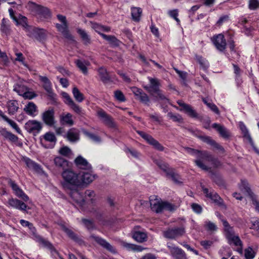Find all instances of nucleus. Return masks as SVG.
Returning a JSON list of instances; mask_svg holds the SVG:
<instances>
[{"mask_svg": "<svg viewBox=\"0 0 259 259\" xmlns=\"http://www.w3.org/2000/svg\"><path fill=\"white\" fill-rule=\"evenodd\" d=\"M62 176L63 182L62 185L66 190L70 191V196L78 204L82 205L84 199L82 195L78 191L79 187L81 186V182L77 174L70 169L63 171Z\"/></svg>", "mask_w": 259, "mask_h": 259, "instance_id": "f257e3e1", "label": "nucleus"}, {"mask_svg": "<svg viewBox=\"0 0 259 259\" xmlns=\"http://www.w3.org/2000/svg\"><path fill=\"white\" fill-rule=\"evenodd\" d=\"M194 162L198 167L206 171L210 170L211 167L205 164L203 162H210L214 168H217L221 165V162L217 158L206 150L200 151Z\"/></svg>", "mask_w": 259, "mask_h": 259, "instance_id": "f03ea898", "label": "nucleus"}, {"mask_svg": "<svg viewBox=\"0 0 259 259\" xmlns=\"http://www.w3.org/2000/svg\"><path fill=\"white\" fill-rule=\"evenodd\" d=\"M149 85L144 87V89L157 100L165 101L168 99L163 94L162 91L160 89L161 87L160 80L156 78L148 77Z\"/></svg>", "mask_w": 259, "mask_h": 259, "instance_id": "7ed1b4c3", "label": "nucleus"}, {"mask_svg": "<svg viewBox=\"0 0 259 259\" xmlns=\"http://www.w3.org/2000/svg\"><path fill=\"white\" fill-rule=\"evenodd\" d=\"M29 10L36 15L44 18L51 17V12L48 8L35 3L29 2L28 4Z\"/></svg>", "mask_w": 259, "mask_h": 259, "instance_id": "20e7f679", "label": "nucleus"}, {"mask_svg": "<svg viewBox=\"0 0 259 259\" xmlns=\"http://www.w3.org/2000/svg\"><path fill=\"white\" fill-rule=\"evenodd\" d=\"M186 233L184 226L169 228L163 232V236L169 239H176L183 236Z\"/></svg>", "mask_w": 259, "mask_h": 259, "instance_id": "39448f33", "label": "nucleus"}, {"mask_svg": "<svg viewBox=\"0 0 259 259\" xmlns=\"http://www.w3.org/2000/svg\"><path fill=\"white\" fill-rule=\"evenodd\" d=\"M24 128L29 133L36 136L41 131L42 124L36 120H29L25 123Z\"/></svg>", "mask_w": 259, "mask_h": 259, "instance_id": "423d86ee", "label": "nucleus"}, {"mask_svg": "<svg viewBox=\"0 0 259 259\" xmlns=\"http://www.w3.org/2000/svg\"><path fill=\"white\" fill-rule=\"evenodd\" d=\"M41 119L47 125L54 127L56 122L54 110L53 108H50L41 114Z\"/></svg>", "mask_w": 259, "mask_h": 259, "instance_id": "0eeeda50", "label": "nucleus"}, {"mask_svg": "<svg viewBox=\"0 0 259 259\" xmlns=\"http://www.w3.org/2000/svg\"><path fill=\"white\" fill-rule=\"evenodd\" d=\"M239 187L241 191L246 193L251 198L252 204L255 206L256 210L259 212V202L253 197V193L249 187L247 182L245 180H241V183L239 184Z\"/></svg>", "mask_w": 259, "mask_h": 259, "instance_id": "6e6552de", "label": "nucleus"}, {"mask_svg": "<svg viewBox=\"0 0 259 259\" xmlns=\"http://www.w3.org/2000/svg\"><path fill=\"white\" fill-rule=\"evenodd\" d=\"M27 35L31 38H34L39 41H44L46 38L45 31L42 29L32 27L29 28Z\"/></svg>", "mask_w": 259, "mask_h": 259, "instance_id": "1a4fd4ad", "label": "nucleus"}, {"mask_svg": "<svg viewBox=\"0 0 259 259\" xmlns=\"http://www.w3.org/2000/svg\"><path fill=\"white\" fill-rule=\"evenodd\" d=\"M238 124L239 128L241 131L242 134H243V138H245L248 141L249 144L253 148L254 152L259 155V149L255 146L252 139L251 138L246 125L242 121H240Z\"/></svg>", "mask_w": 259, "mask_h": 259, "instance_id": "9d476101", "label": "nucleus"}, {"mask_svg": "<svg viewBox=\"0 0 259 259\" xmlns=\"http://www.w3.org/2000/svg\"><path fill=\"white\" fill-rule=\"evenodd\" d=\"M97 115L106 125L111 128H116V124L112 117L108 115L104 110H100L98 111Z\"/></svg>", "mask_w": 259, "mask_h": 259, "instance_id": "9b49d317", "label": "nucleus"}, {"mask_svg": "<svg viewBox=\"0 0 259 259\" xmlns=\"http://www.w3.org/2000/svg\"><path fill=\"white\" fill-rule=\"evenodd\" d=\"M167 247L175 259H187L185 252L181 248L173 245H168Z\"/></svg>", "mask_w": 259, "mask_h": 259, "instance_id": "f8f14e48", "label": "nucleus"}, {"mask_svg": "<svg viewBox=\"0 0 259 259\" xmlns=\"http://www.w3.org/2000/svg\"><path fill=\"white\" fill-rule=\"evenodd\" d=\"M212 41L218 50L220 51H223L225 50L226 47V41L224 35L219 34L214 36L212 38Z\"/></svg>", "mask_w": 259, "mask_h": 259, "instance_id": "ddd939ff", "label": "nucleus"}, {"mask_svg": "<svg viewBox=\"0 0 259 259\" xmlns=\"http://www.w3.org/2000/svg\"><path fill=\"white\" fill-rule=\"evenodd\" d=\"M90 238L96 241L98 244L102 246L103 247L105 248L108 251L111 252H115V249L114 247L108 242H107L105 239L100 237L99 236H97L94 234H92L90 236Z\"/></svg>", "mask_w": 259, "mask_h": 259, "instance_id": "4468645a", "label": "nucleus"}, {"mask_svg": "<svg viewBox=\"0 0 259 259\" xmlns=\"http://www.w3.org/2000/svg\"><path fill=\"white\" fill-rule=\"evenodd\" d=\"M201 187L206 197L210 198L215 203L219 205H221L223 203V200L217 193L213 191H209L207 188H204V186H202Z\"/></svg>", "mask_w": 259, "mask_h": 259, "instance_id": "2eb2a0df", "label": "nucleus"}, {"mask_svg": "<svg viewBox=\"0 0 259 259\" xmlns=\"http://www.w3.org/2000/svg\"><path fill=\"white\" fill-rule=\"evenodd\" d=\"M8 203L10 206L22 211H25L27 208L25 203L16 198L9 199Z\"/></svg>", "mask_w": 259, "mask_h": 259, "instance_id": "dca6fc26", "label": "nucleus"}, {"mask_svg": "<svg viewBox=\"0 0 259 259\" xmlns=\"http://www.w3.org/2000/svg\"><path fill=\"white\" fill-rule=\"evenodd\" d=\"M56 27L59 31H60L63 36L70 40H73L74 37L70 34L68 29V26L67 24H56Z\"/></svg>", "mask_w": 259, "mask_h": 259, "instance_id": "f3484780", "label": "nucleus"}, {"mask_svg": "<svg viewBox=\"0 0 259 259\" xmlns=\"http://www.w3.org/2000/svg\"><path fill=\"white\" fill-rule=\"evenodd\" d=\"M74 162L76 166L80 169L90 170L92 168L91 165L81 156H77L74 160Z\"/></svg>", "mask_w": 259, "mask_h": 259, "instance_id": "a211bd4d", "label": "nucleus"}, {"mask_svg": "<svg viewBox=\"0 0 259 259\" xmlns=\"http://www.w3.org/2000/svg\"><path fill=\"white\" fill-rule=\"evenodd\" d=\"M178 104L189 116L193 118L198 117V114L190 105L187 104L181 101H178Z\"/></svg>", "mask_w": 259, "mask_h": 259, "instance_id": "6ab92c4d", "label": "nucleus"}, {"mask_svg": "<svg viewBox=\"0 0 259 259\" xmlns=\"http://www.w3.org/2000/svg\"><path fill=\"white\" fill-rule=\"evenodd\" d=\"M80 174V181L81 182V186L83 184L88 185L92 183L95 179V175L91 174V170L87 172H82Z\"/></svg>", "mask_w": 259, "mask_h": 259, "instance_id": "aec40b11", "label": "nucleus"}, {"mask_svg": "<svg viewBox=\"0 0 259 259\" xmlns=\"http://www.w3.org/2000/svg\"><path fill=\"white\" fill-rule=\"evenodd\" d=\"M152 196L150 197V203L151 209L156 213L161 212L163 210V202L157 199H152Z\"/></svg>", "mask_w": 259, "mask_h": 259, "instance_id": "412c9836", "label": "nucleus"}, {"mask_svg": "<svg viewBox=\"0 0 259 259\" xmlns=\"http://www.w3.org/2000/svg\"><path fill=\"white\" fill-rule=\"evenodd\" d=\"M36 241L41 245L44 247L49 249L52 253L55 252L58 254L57 251L54 248L53 244L41 236H37V240Z\"/></svg>", "mask_w": 259, "mask_h": 259, "instance_id": "4be33fe9", "label": "nucleus"}, {"mask_svg": "<svg viewBox=\"0 0 259 259\" xmlns=\"http://www.w3.org/2000/svg\"><path fill=\"white\" fill-rule=\"evenodd\" d=\"M98 74L100 76L101 80L104 83H106L110 81L111 77L109 73L107 72L106 68L104 67H101L98 69Z\"/></svg>", "mask_w": 259, "mask_h": 259, "instance_id": "5701e85b", "label": "nucleus"}, {"mask_svg": "<svg viewBox=\"0 0 259 259\" xmlns=\"http://www.w3.org/2000/svg\"><path fill=\"white\" fill-rule=\"evenodd\" d=\"M55 165L63 170L68 169V162L66 159L60 157H57L54 159Z\"/></svg>", "mask_w": 259, "mask_h": 259, "instance_id": "b1692460", "label": "nucleus"}, {"mask_svg": "<svg viewBox=\"0 0 259 259\" xmlns=\"http://www.w3.org/2000/svg\"><path fill=\"white\" fill-rule=\"evenodd\" d=\"M99 34L106 40L113 47H117L119 45L120 41L118 40L113 35H107L101 32H99Z\"/></svg>", "mask_w": 259, "mask_h": 259, "instance_id": "393cba45", "label": "nucleus"}, {"mask_svg": "<svg viewBox=\"0 0 259 259\" xmlns=\"http://www.w3.org/2000/svg\"><path fill=\"white\" fill-rule=\"evenodd\" d=\"M14 20L16 21L17 24L21 25L26 32L27 33L29 31V28H31L32 26H29L27 24V19L24 16H21L19 19H18L16 17H14Z\"/></svg>", "mask_w": 259, "mask_h": 259, "instance_id": "a878e982", "label": "nucleus"}, {"mask_svg": "<svg viewBox=\"0 0 259 259\" xmlns=\"http://www.w3.org/2000/svg\"><path fill=\"white\" fill-rule=\"evenodd\" d=\"M153 162L167 175L172 168L169 167L168 164L164 162L161 159H155L153 160Z\"/></svg>", "mask_w": 259, "mask_h": 259, "instance_id": "bb28decb", "label": "nucleus"}, {"mask_svg": "<svg viewBox=\"0 0 259 259\" xmlns=\"http://www.w3.org/2000/svg\"><path fill=\"white\" fill-rule=\"evenodd\" d=\"M39 79L44 83L43 87L47 92L51 96L53 94L52 84L48 77L46 76H40Z\"/></svg>", "mask_w": 259, "mask_h": 259, "instance_id": "cd10ccee", "label": "nucleus"}, {"mask_svg": "<svg viewBox=\"0 0 259 259\" xmlns=\"http://www.w3.org/2000/svg\"><path fill=\"white\" fill-rule=\"evenodd\" d=\"M60 122L62 124L72 126L74 124V121L72 119V115L69 113L62 115L60 116Z\"/></svg>", "mask_w": 259, "mask_h": 259, "instance_id": "c85d7f7f", "label": "nucleus"}, {"mask_svg": "<svg viewBox=\"0 0 259 259\" xmlns=\"http://www.w3.org/2000/svg\"><path fill=\"white\" fill-rule=\"evenodd\" d=\"M0 134L4 138L8 139L11 142H15L18 140L17 136L12 134V133L8 132L6 128H2L0 130Z\"/></svg>", "mask_w": 259, "mask_h": 259, "instance_id": "c756f323", "label": "nucleus"}, {"mask_svg": "<svg viewBox=\"0 0 259 259\" xmlns=\"http://www.w3.org/2000/svg\"><path fill=\"white\" fill-rule=\"evenodd\" d=\"M7 107L9 114L14 115L19 109L18 103L16 100H10L7 103Z\"/></svg>", "mask_w": 259, "mask_h": 259, "instance_id": "7c9ffc66", "label": "nucleus"}, {"mask_svg": "<svg viewBox=\"0 0 259 259\" xmlns=\"http://www.w3.org/2000/svg\"><path fill=\"white\" fill-rule=\"evenodd\" d=\"M77 32L80 35L84 45H88L91 44V38L84 30L78 28Z\"/></svg>", "mask_w": 259, "mask_h": 259, "instance_id": "2f4dec72", "label": "nucleus"}, {"mask_svg": "<svg viewBox=\"0 0 259 259\" xmlns=\"http://www.w3.org/2000/svg\"><path fill=\"white\" fill-rule=\"evenodd\" d=\"M24 162L26 165L30 169H32L37 172H41L42 169L40 165L29 158H25Z\"/></svg>", "mask_w": 259, "mask_h": 259, "instance_id": "473e14b6", "label": "nucleus"}, {"mask_svg": "<svg viewBox=\"0 0 259 259\" xmlns=\"http://www.w3.org/2000/svg\"><path fill=\"white\" fill-rule=\"evenodd\" d=\"M67 139L72 142H74L79 140V134L75 128L69 130L67 134Z\"/></svg>", "mask_w": 259, "mask_h": 259, "instance_id": "72a5a7b5", "label": "nucleus"}, {"mask_svg": "<svg viewBox=\"0 0 259 259\" xmlns=\"http://www.w3.org/2000/svg\"><path fill=\"white\" fill-rule=\"evenodd\" d=\"M212 127L217 130L223 138H226L229 137V132L224 126L218 123H213Z\"/></svg>", "mask_w": 259, "mask_h": 259, "instance_id": "f704fd0d", "label": "nucleus"}, {"mask_svg": "<svg viewBox=\"0 0 259 259\" xmlns=\"http://www.w3.org/2000/svg\"><path fill=\"white\" fill-rule=\"evenodd\" d=\"M77 67L84 74H87L88 68L87 66L89 65V62L86 61H82L80 60H76L75 61Z\"/></svg>", "mask_w": 259, "mask_h": 259, "instance_id": "c9c22d12", "label": "nucleus"}, {"mask_svg": "<svg viewBox=\"0 0 259 259\" xmlns=\"http://www.w3.org/2000/svg\"><path fill=\"white\" fill-rule=\"evenodd\" d=\"M142 13V10L140 8L133 7L131 9L132 18L135 21H139Z\"/></svg>", "mask_w": 259, "mask_h": 259, "instance_id": "e433bc0d", "label": "nucleus"}, {"mask_svg": "<svg viewBox=\"0 0 259 259\" xmlns=\"http://www.w3.org/2000/svg\"><path fill=\"white\" fill-rule=\"evenodd\" d=\"M37 107L33 102H29L24 109L26 113L29 115H33L36 111Z\"/></svg>", "mask_w": 259, "mask_h": 259, "instance_id": "4c0bfd02", "label": "nucleus"}, {"mask_svg": "<svg viewBox=\"0 0 259 259\" xmlns=\"http://www.w3.org/2000/svg\"><path fill=\"white\" fill-rule=\"evenodd\" d=\"M133 238L138 242H143L146 241L147 235L144 232L136 231L133 235Z\"/></svg>", "mask_w": 259, "mask_h": 259, "instance_id": "58836bf2", "label": "nucleus"}, {"mask_svg": "<svg viewBox=\"0 0 259 259\" xmlns=\"http://www.w3.org/2000/svg\"><path fill=\"white\" fill-rule=\"evenodd\" d=\"M229 244H233L235 246H242V242L237 235H234L230 237L227 238Z\"/></svg>", "mask_w": 259, "mask_h": 259, "instance_id": "ea45409f", "label": "nucleus"}, {"mask_svg": "<svg viewBox=\"0 0 259 259\" xmlns=\"http://www.w3.org/2000/svg\"><path fill=\"white\" fill-rule=\"evenodd\" d=\"M72 94L75 100L78 102H82L84 97L83 95L79 91L76 87H74L72 89Z\"/></svg>", "mask_w": 259, "mask_h": 259, "instance_id": "a19ab883", "label": "nucleus"}, {"mask_svg": "<svg viewBox=\"0 0 259 259\" xmlns=\"http://www.w3.org/2000/svg\"><path fill=\"white\" fill-rule=\"evenodd\" d=\"M166 176L167 177L170 178L173 182L176 184H180L182 183V179L180 176L179 174L175 172L174 169L168 172Z\"/></svg>", "mask_w": 259, "mask_h": 259, "instance_id": "79ce46f5", "label": "nucleus"}, {"mask_svg": "<svg viewBox=\"0 0 259 259\" xmlns=\"http://www.w3.org/2000/svg\"><path fill=\"white\" fill-rule=\"evenodd\" d=\"M27 88L21 83H17L14 86L13 90L17 93L19 95L22 96L25 93L26 90H27Z\"/></svg>", "mask_w": 259, "mask_h": 259, "instance_id": "37998d69", "label": "nucleus"}, {"mask_svg": "<svg viewBox=\"0 0 259 259\" xmlns=\"http://www.w3.org/2000/svg\"><path fill=\"white\" fill-rule=\"evenodd\" d=\"M8 21L7 19L3 18L1 27L2 31L6 35H8L10 33V28L8 24Z\"/></svg>", "mask_w": 259, "mask_h": 259, "instance_id": "c03bdc74", "label": "nucleus"}, {"mask_svg": "<svg viewBox=\"0 0 259 259\" xmlns=\"http://www.w3.org/2000/svg\"><path fill=\"white\" fill-rule=\"evenodd\" d=\"M63 230L66 233L69 238L73 240L76 242H79L80 241L79 238L77 237L72 230L64 226L63 227Z\"/></svg>", "mask_w": 259, "mask_h": 259, "instance_id": "a18cd8bd", "label": "nucleus"}, {"mask_svg": "<svg viewBox=\"0 0 259 259\" xmlns=\"http://www.w3.org/2000/svg\"><path fill=\"white\" fill-rule=\"evenodd\" d=\"M76 114L83 116L84 114V111L82 108L74 101L68 105Z\"/></svg>", "mask_w": 259, "mask_h": 259, "instance_id": "49530a36", "label": "nucleus"}, {"mask_svg": "<svg viewBox=\"0 0 259 259\" xmlns=\"http://www.w3.org/2000/svg\"><path fill=\"white\" fill-rule=\"evenodd\" d=\"M76 114L83 116L84 114V111L82 108L74 101L68 105Z\"/></svg>", "mask_w": 259, "mask_h": 259, "instance_id": "de8ad7c7", "label": "nucleus"}, {"mask_svg": "<svg viewBox=\"0 0 259 259\" xmlns=\"http://www.w3.org/2000/svg\"><path fill=\"white\" fill-rule=\"evenodd\" d=\"M14 193L17 197L22 199L23 201L25 202L28 201L29 197L24 193V192L20 188V187L18 189L16 190Z\"/></svg>", "mask_w": 259, "mask_h": 259, "instance_id": "09e8293b", "label": "nucleus"}, {"mask_svg": "<svg viewBox=\"0 0 259 259\" xmlns=\"http://www.w3.org/2000/svg\"><path fill=\"white\" fill-rule=\"evenodd\" d=\"M167 116L175 122H178L179 123H182L183 119L182 116L179 114H174L172 112H168L167 113Z\"/></svg>", "mask_w": 259, "mask_h": 259, "instance_id": "8fccbe9b", "label": "nucleus"}, {"mask_svg": "<svg viewBox=\"0 0 259 259\" xmlns=\"http://www.w3.org/2000/svg\"><path fill=\"white\" fill-rule=\"evenodd\" d=\"M196 59L197 61L199 63L200 66L204 70L206 69L208 67V61L205 59L200 56H196Z\"/></svg>", "mask_w": 259, "mask_h": 259, "instance_id": "3c124183", "label": "nucleus"}, {"mask_svg": "<svg viewBox=\"0 0 259 259\" xmlns=\"http://www.w3.org/2000/svg\"><path fill=\"white\" fill-rule=\"evenodd\" d=\"M123 246L128 250H132L137 251H141L143 250V248L140 245H137L133 244L124 243Z\"/></svg>", "mask_w": 259, "mask_h": 259, "instance_id": "603ef678", "label": "nucleus"}, {"mask_svg": "<svg viewBox=\"0 0 259 259\" xmlns=\"http://www.w3.org/2000/svg\"><path fill=\"white\" fill-rule=\"evenodd\" d=\"M255 255V252L251 247H248L244 250V255L246 259H252L254 257Z\"/></svg>", "mask_w": 259, "mask_h": 259, "instance_id": "864d4df0", "label": "nucleus"}, {"mask_svg": "<svg viewBox=\"0 0 259 259\" xmlns=\"http://www.w3.org/2000/svg\"><path fill=\"white\" fill-rule=\"evenodd\" d=\"M44 139L46 141L56 143L57 139L54 133L48 132L44 135Z\"/></svg>", "mask_w": 259, "mask_h": 259, "instance_id": "5fc2aeb1", "label": "nucleus"}, {"mask_svg": "<svg viewBox=\"0 0 259 259\" xmlns=\"http://www.w3.org/2000/svg\"><path fill=\"white\" fill-rule=\"evenodd\" d=\"M248 8L251 10H255L259 8L258 0H249Z\"/></svg>", "mask_w": 259, "mask_h": 259, "instance_id": "6e6d98bb", "label": "nucleus"}, {"mask_svg": "<svg viewBox=\"0 0 259 259\" xmlns=\"http://www.w3.org/2000/svg\"><path fill=\"white\" fill-rule=\"evenodd\" d=\"M137 133L145 140L149 144L151 142L153 138L150 135L145 133L144 132L138 131Z\"/></svg>", "mask_w": 259, "mask_h": 259, "instance_id": "4d7b16f0", "label": "nucleus"}, {"mask_svg": "<svg viewBox=\"0 0 259 259\" xmlns=\"http://www.w3.org/2000/svg\"><path fill=\"white\" fill-rule=\"evenodd\" d=\"M149 144L153 146L158 151H162L164 150L163 146L154 138Z\"/></svg>", "mask_w": 259, "mask_h": 259, "instance_id": "13d9d810", "label": "nucleus"}, {"mask_svg": "<svg viewBox=\"0 0 259 259\" xmlns=\"http://www.w3.org/2000/svg\"><path fill=\"white\" fill-rule=\"evenodd\" d=\"M114 97L117 100L120 102L125 101V98L123 94L119 90H116L114 92Z\"/></svg>", "mask_w": 259, "mask_h": 259, "instance_id": "bf43d9fd", "label": "nucleus"}, {"mask_svg": "<svg viewBox=\"0 0 259 259\" xmlns=\"http://www.w3.org/2000/svg\"><path fill=\"white\" fill-rule=\"evenodd\" d=\"M205 227L208 231H215L217 230V226L213 223L210 221L205 223Z\"/></svg>", "mask_w": 259, "mask_h": 259, "instance_id": "052dcab7", "label": "nucleus"}, {"mask_svg": "<svg viewBox=\"0 0 259 259\" xmlns=\"http://www.w3.org/2000/svg\"><path fill=\"white\" fill-rule=\"evenodd\" d=\"M6 122H7L10 124V125L16 131L17 133L19 134H21V130L15 122L9 118L7 119Z\"/></svg>", "mask_w": 259, "mask_h": 259, "instance_id": "680f3d73", "label": "nucleus"}, {"mask_svg": "<svg viewBox=\"0 0 259 259\" xmlns=\"http://www.w3.org/2000/svg\"><path fill=\"white\" fill-rule=\"evenodd\" d=\"M139 100L145 104H148L150 101V99L148 95L144 93V92L141 94V95L138 97Z\"/></svg>", "mask_w": 259, "mask_h": 259, "instance_id": "e2e57ef3", "label": "nucleus"}, {"mask_svg": "<svg viewBox=\"0 0 259 259\" xmlns=\"http://www.w3.org/2000/svg\"><path fill=\"white\" fill-rule=\"evenodd\" d=\"M176 209L175 206L167 202H163V210H166L170 211Z\"/></svg>", "mask_w": 259, "mask_h": 259, "instance_id": "0e129e2a", "label": "nucleus"}, {"mask_svg": "<svg viewBox=\"0 0 259 259\" xmlns=\"http://www.w3.org/2000/svg\"><path fill=\"white\" fill-rule=\"evenodd\" d=\"M82 222L88 229L92 230L94 228V223L91 220L83 219Z\"/></svg>", "mask_w": 259, "mask_h": 259, "instance_id": "69168bd1", "label": "nucleus"}, {"mask_svg": "<svg viewBox=\"0 0 259 259\" xmlns=\"http://www.w3.org/2000/svg\"><path fill=\"white\" fill-rule=\"evenodd\" d=\"M201 139L203 142L207 143L211 146H213V145L214 144V142H215L214 140L211 139V137L208 136H202L201 137Z\"/></svg>", "mask_w": 259, "mask_h": 259, "instance_id": "338daca9", "label": "nucleus"}, {"mask_svg": "<svg viewBox=\"0 0 259 259\" xmlns=\"http://www.w3.org/2000/svg\"><path fill=\"white\" fill-rule=\"evenodd\" d=\"M251 223L252 226L250 229L255 230L259 232V219L254 220H253L251 221Z\"/></svg>", "mask_w": 259, "mask_h": 259, "instance_id": "774afa93", "label": "nucleus"}]
</instances>
